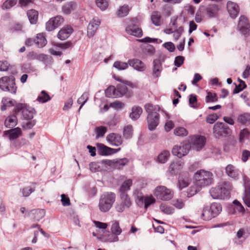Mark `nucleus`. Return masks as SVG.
<instances>
[{"mask_svg":"<svg viewBox=\"0 0 250 250\" xmlns=\"http://www.w3.org/2000/svg\"><path fill=\"white\" fill-rule=\"evenodd\" d=\"M232 188V185L229 181H224L218 186L211 188L209 193L213 199H225L229 198L230 191Z\"/></svg>","mask_w":250,"mask_h":250,"instance_id":"nucleus-1","label":"nucleus"},{"mask_svg":"<svg viewBox=\"0 0 250 250\" xmlns=\"http://www.w3.org/2000/svg\"><path fill=\"white\" fill-rule=\"evenodd\" d=\"M145 108L148 113L147 120L148 129L150 130H153L159 124V114L157 112L159 111L160 108L157 105L147 104L145 105Z\"/></svg>","mask_w":250,"mask_h":250,"instance_id":"nucleus-2","label":"nucleus"},{"mask_svg":"<svg viewBox=\"0 0 250 250\" xmlns=\"http://www.w3.org/2000/svg\"><path fill=\"white\" fill-rule=\"evenodd\" d=\"M116 199V194L112 192L102 194L99 199L98 207L100 211L107 212L111 208Z\"/></svg>","mask_w":250,"mask_h":250,"instance_id":"nucleus-3","label":"nucleus"},{"mask_svg":"<svg viewBox=\"0 0 250 250\" xmlns=\"http://www.w3.org/2000/svg\"><path fill=\"white\" fill-rule=\"evenodd\" d=\"M212 173L204 170L197 171L194 176L197 184L200 187H205L211 184L213 182Z\"/></svg>","mask_w":250,"mask_h":250,"instance_id":"nucleus-4","label":"nucleus"},{"mask_svg":"<svg viewBox=\"0 0 250 250\" xmlns=\"http://www.w3.org/2000/svg\"><path fill=\"white\" fill-rule=\"evenodd\" d=\"M13 112L17 115L21 113L23 119L28 120L33 118L35 110L27 104L18 103L15 106Z\"/></svg>","mask_w":250,"mask_h":250,"instance_id":"nucleus-5","label":"nucleus"},{"mask_svg":"<svg viewBox=\"0 0 250 250\" xmlns=\"http://www.w3.org/2000/svg\"><path fill=\"white\" fill-rule=\"evenodd\" d=\"M140 22L136 18H133L129 20V22L125 27L126 32L131 35L140 38L143 35L142 29L139 27Z\"/></svg>","mask_w":250,"mask_h":250,"instance_id":"nucleus-6","label":"nucleus"},{"mask_svg":"<svg viewBox=\"0 0 250 250\" xmlns=\"http://www.w3.org/2000/svg\"><path fill=\"white\" fill-rule=\"evenodd\" d=\"M0 88L3 91L16 93L17 86L15 83V78L13 76L2 77L0 79Z\"/></svg>","mask_w":250,"mask_h":250,"instance_id":"nucleus-7","label":"nucleus"},{"mask_svg":"<svg viewBox=\"0 0 250 250\" xmlns=\"http://www.w3.org/2000/svg\"><path fill=\"white\" fill-rule=\"evenodd\" d=\"M213 134L216 138H219L221 137H226L231 135V130L224 123L217 122L214 125Z\"/></svg>","mask_w":250,"mask_h":250,"instance_id":"nucleus-8","label":"nucleus"},{"mask_svg":"<svg viewBox=\"0 0 250 250\" xmlns=\"http://www.w3.org/2000/svg\"><path fill=\"white\" fill-rule=\"evenodd\" d=\"M206 142V138L200 135L190 136L188 139V143L193 149L197 151L201 150L204 146Z\"/></svg>","mask_w":250,"mask_h":250,"instance_id":"nucleus-9","label":"nucleus"},{"mask_svg":"<svg viewBox=\"0 0 250 250\" xmlns=\"http://www.w3.org/2000/svg\"><path fill=\"white\" fill-rule=\"evenodd\" d=\"M154 194L158 199L165 201L171 199L173 196V192L171 189L162 186L157 187Z\"/></svg>","mask_w":250,"mask_h":250,"instance_id":"nucleus-10","label":"nucleus"},{"mask_svg":"<svg viewBox=\"0 0 250 250\" xmlns=\"http://www.w3.org/2000/svg\"><path fill=\"white\" fill-rule=\"evenodd\" d=\"M64 21L63 17L58 15L51 18L46 23V29L48 31H51L57 28Z\"/></svg>","mask_w":250,"mask_h":250,"instance_id":"nucleus-11","label":"nucleus"},{"mask_svg":"<svg viewBox=\"0 0 250 250\" xmlns=\"http://www.w3.org/2000/svg\"><path fill=\"white\" fill-rule=\"evenodd\" d=\"M189 150V144H181L180 145H175L172 149V152L173 155L179 158L186 155Z\"/></svg>","mask_w":250,"mask_h":250,"instance_id":"nucleus-12","label":"nucleus"},{"mask_svg":"<svg viewBox=\"0 0 250 250\" xmlns=\"http://www.w3.org/2000/svg\"><path fill=\"white\" fill-rule=\"evenodd\" d=\"M101 24V20L97 17H94L89 22L87 27V36L92 37L96 33Z\"/></svg>","mask_w":250,"mask_h":250,"instance_id":"nucleus-13","label":"nucleus"},{"mask_svg":"<svg viewBox=\"0 0 250 250\" xmlns=\"http://www.w3.org/2000/svg\"><path fill=\"white\" fill-rule=\"evenodd\" d=\"M220 8L217 4H210L205 8V14L209 18L218 17Z\"/></svg>","mask_w":250,"mask_h":250,"instance_id":"nucleus-14","label":"nucleus"},{"mask_svg":"<svg viewBox=\"0 0 250 250\" xmlns=\"http://www.w3.org/2000/svg\"><path fill=\"white\" fill-rule=\"evenodd\" d=\"M238 28L244 35H246L249 33L250 25L248 18L245 16H241L240 17Z\"/></svg>","mask_w":250,"mask_h":250,"instance_id":"nucleus-15","label":"nucleus"},{"mask_svg":"<svg viewBox=\"0 0 250 250\" xmlns=\"http://www.w3.org/2000/svg\"><path fill=\"white\" fill-rule=\"evenodd\" d=\"M107 141L112 146H119L123 143V140L120 134L111 133L106 136Z\"/></svg>","mask_w":250,"mask_h":250,"instance_id":"nucleus-16","label":"nucleus"},{"mask_svg":"<svg viewBox=\"0 0 250 250\" xmlns=\"http://www.w3.org/2000/svg\"><path fill=\"white\" fill-rule=\"evenodd\" d=\"M111 230L112 233L110 235L112 238H109L108 241L110 242H115L118 240V235H120L122 232V229L119 226V223L117 221L113 222Z\"/></svg>","mask_w":250,"mask_h":250,"instance_id":"nucleus-17","label":"nucleus"},{"mask_svg":"<svg viewBox=\"0 0 250 250\" xmlns=\"http://www.w3.org/2000/svg\"><path fill=\"white\" fill-rule=\"evenodd\" d=\"M73 32V29L70 25L64 26L59 31L58 37L61 40H65L67 39Z\"/></svg>","mask_w":250,"mask_h":250,"instance_id":"nucleus-18","label":"nucleus"},{"mask_svg":"<svg viewBox=\"0 0 250 250\" xmlns=\"http://www.w3.org/2000/svg\"><path fill=\"white\" fill-rule=\"evenodd\" d=\"M128 64L130 66L138 71L143 72L146 68L145 64L142 61L137 59H129L128 60Z\"/></svg>","mask_w":250,"mask_h":250,"instance_id":"nucleus-19","label":"nucleus"},{"mask_svg":"<svg viewBox=\"0 0 250 250\" xmlns=\"http://www.w3.org/2000/svg\"><path fill=\"white\" fill-rule=\"evenodd\" d=\"M227 8L230 16L233 19L235 18L239 12V8L237 4L229 1L227 2Z\"/></svg>","mask_w":250,"mask_h":250,"instance_id":"nucleus-20","label":"nucleus"},{"mask_svg":"<svg viewBox=\"0 0 250 250\" xmlns=\"http://www.w3.org/2000/svg\"><path fill=\"white\" fill-rule=\"evenodd\" d=\"M189 183L190 178L188 172H183L180 174L178 179V186L180 189L187 187Z\"/></svg>","mask_w":250,"mask_h":250,"instance_id":"nucleus-21","label":"nucleus"},{"mask_svg":"<svg viewBox=\"0 0 250 250\" xmlns=\"http://www.w3.org/2000/svg\"><path fill=\"white\" fill-rule=\"evenodd\" d=\"M225 171L227 175L233 179L234 180H237L239 176V170L233 165L229 164L225 168Z\"/></svg>","mask_w":250,"mask_h":250,"instance_id":"nucleus-22","label":"nucleus"},{"mask_svg":"<svg viewBox=\"0 0 250 250\" xmlns=\"http://www.w3.org/2000/svg\"><path fill=\"white\" fill-rule=\"evenodd\" d=\"M184 163L180 160L172 162L168 168L169 172L171 174H176L183 167Z\"/></svg>","mask_w":250,"mask_h":250,"instance_id":"nucleus-23","label":"nucleus"},{"mask_svg":"<svg viewBox=\"0 0 250 250\" xmlns=\"http://www.w3.org/2000/svg\"><path fill=\"white\" fill-rule=\"evenodd\" d=\"M4 134L9 135V138L10 140H14L21 136L22 132L20 128L16 127L5 131Z\"/></svg>","mask_w":250,"mask_h":250,"instance_id":"nucleus-24","label":"nucleus"},{"mask_svg":"<svg viewBox=\"0 0 250 250\" xmlns=\"http://www.w3.org/2000/svg\"><path fill=\"white\" fill-rule=\"evenodd\" d=\"M98 152L101 155H108L113 153L114 148L109 147L103 144L97 145Z\"/></svg>","mask_w":250,"mask_h":250,"instance_id":"nucleus-25","label":"nucleus"},{"mask_svg":"<svg viewBox=\"0 0 250 250\" xmlns=\"http://www.w3.org/2000/svg\"><path fill=\"white\" fill-rule=\"evenodd\" d=\"M153 67L152 75L154 78H158L160 76L162 70V64L160 60L155 59L153 61Z\"/></svg>","mask_w":250,"mask_h":250,"instance_id":"nucleus-26","label":"nucleus"},{"mask_svg":"<svg viewBox=\"0 0 250 250\" xmlns=\"http://www.w3.org/2000/svg\"><path fill=\"white\" fill-rule=\"evenodd\" d=\"M17 114H13L8 116L5 120L4 125L6 127L13 128L17 124Z\"/></svg>","mask_w":250,"mask_h":250,"instance_id":"nucleus-27","label":"nucleus"},{"mask_svg":"<svg viewBox=\"0 0 250 250\" xmlns=\"http://www.w3.org/2000/svg\"><path fill=\"white\" fill-rule=\"evenodd\" d=\"M201 216V218L205 221H209L214 218L208 206L204 207Z\"/></svg>","mask_w":250,"mask_h":250,"instance_id":"nucleus-28","label":"nucleus"},{"mask_svg":"<svg viewBox=\"0 0 250 250\" xmlns=\"http://www.w3.org/2000/svg\"><path fill=\"white\" fill-rule=\"evenodd\" d=\"M47 43L46 39L43 33L37 34L35 39V44L38 47H43Z\"/></svg>","mask_w":250,"mask_h":250,"instance_id":"nucleus-29","label":"nucleus"},{"mask_svg":"<svg viewBox=\"0 0 250 250\" xmlns=\"http://www.w3.org/2000/svg\"><path fill=\"white\" fill-rule=\"evenodd\" d=\"M209 208L214 218L218 216L222 211V206L219 203H213Z\"/></svg>","mask_w":250,"mask_h":250,"instance_id":"nucleus-30","label":"nucleus"},{"mask_svg":"<svg viewBox=\"0 0 250 250\" xmlns=\"http://www.w3.org/2000/svg\"><path fill=\"white\" fill-rule=\"evenodd\" d=\"M27 15L31 24L36 23L38 19V12L37 11L31 9L27 11Z\"/></svg>","mask_w":250,"mask_h":250,"instance_id":"nucleus-31","label":"nucleus"},{"mask_svg":"<svg viewBox=\"0 0 250 250\" xmlns=\"http://www.w3.org/2000/svg\"><path fill=\"white\" fill-rule=\"evenodd\" d=\"M76 7V3L73 1L65 3L62 7V12L66 15L69 14Z\"/></svg>","mask_w":250,"mask_h":250,"instance_id":"nucleus-32","label":"nucleus"},{"mask_svg":"<svg viewBox=\"0 0 250 250\" xmlns=\"http://www.w3.org/2000/svg\"><path fill=\"white\" fill-rule=\"evenodd\" d=\"M116 92L117 93L116 95H117L118 97H122L124 95L130 96L131 95L130 92L128 93L127 87L125 85H118L117 87Z\"/></svg>","mask_w":250,"mask_h":250,"instance_id":"nucleus-33","label":"nucleus"},{"mask_svg":"<svg viewBox=\"0 0 250 250\" xmlns=\"http://www.w3.org/2000/svg\"><path fill=\"white\" fill-rule=\"evenodd\" d=\"M120 202L124 204L125 206H126L127 208H129L131 204V200L127 195V194L125 192H121L120 193Z\"/></svg>","mask_w":250,"mask_h":250,"instance_id":"nucleus-34","label":"nucleus"},{"mask_svg":"<svg viewBox=\"0 0 250 250\" xmlns=\"http://www.w3.org/2000/svg\"><path fill=\"white\" fill-rule=\"evenodd\" d=\"M151 19L152 23L156 26L161 24V15L158 11H153L152 13Z\"/></svg>","mask_w":250,"mask_h":250,"instance_id":"nucleus-35","label":"nucleus"},{"mask_svg":"<svg viewBox=\"0 0 250 250\" xmlns=\"http://www.w3.org/2000/svg\"><path fill=\"white\" fill-rule=\"evenodd\" d=\"M170 156L169 152L167 150H163L158 156L157 161L160 163H165Z\"/></svg>","mask_w":250,"mask_h":250,"instance_id":"nucleus-36","label":"nucleus"},{"mask_svg":"<svg viewBox=\"0 0 250 250\" xmlns=\"http://www.w3.org/2000/svg\"><path fill=\"white\" fill-rule=\"evenodd\" d=\"M51 100L49 94L44 90H42L39 95L37 101L41 103H45Z\"/></svg>","mask_w":250,"mask_h":250,"instance_id":"nucleus-37","label":"nucleus"},{"mask_svg":"<svg viewBox=\"0 0 250 250\" xmlns=\"http://www.w3.org/2000/svg\"><path fill=\"white\" fill-rule=\"evenodd\" d=\"M142 113V109L139 106L133 107L132 109V112L130 114V117L134 120L139 118Z\"/></svg>","mask_w":250,"mask_h":250,"instance_id":"nucleus-38","label":"nucleus"},{"mask_svg":"<svg viewBox=\"0 0 250 250\" xmlns=\"http://www.w3.org/2000/svg\"><path fill=\"white\" fill-rule=\"evenodd\" d=\"M132 185V181L131 179H127L124 182L122 185L121 186L119 191L120 193L125 192L130 189V187Z\"/></svg>","mask_w":250,"mask_h":250,"instance_id":"nucleus-39","label":"nucleus"},{"mask_svg":"<svg viewBox=\"0 0 250 250\" xmlns=\"http://www.w3.org/2000/svg\"><path fill=\"white\" fill-rule=\"evenodd\" d=\"M116 92L117 88H115L114 86L111 85L105 90V93L107 97L116 98L118 97V96L116 95V94H117Z\"/></svg>","mask_w":250,"mask_h":250,"instance_id":"nucleus-40","label":"nucleus"},{"mask_svg":"<svg viewBox=\"0 0 250 250\" xmlns=\"http://www.w3.org/2000/svg\"><path fill=\"white\" fill-rule=\"evenodd\" d=\"M130 9L128 5L125 4L121 6L117 12V16L119 17H124L127 16L129 13Z\"/></svg>","mask_w":250,"mask_h":250,"instance_id":"nucleus-41","label":"nucleus"},{"mask_svg":"<svg viewBox=\"0 0 250 250\" xmlns=\"http://www.w3.org/2000/svg\"><path fill=\"white\" fill-rule=\"evenodd\" d=\"M33 185V187L30 186L26 187L23 188L21 190V192L22 193V195L24 197L29 196L30 194L33 192L35 190V185L36 184V183L33 182L32 183Z\"/></svg>","mask_w":250,"mask_h":250,"instance_id":"nucleus-42","label":"nucleus"},{"mask_svg":"<svg viewBox=\"0 0 250 250\" xmlns=\"http://www.w3.org/2000/svg\"><path fill=\"white\" fill-rule=\"evenodd\" d=\"M133 134L132 126L130 125L125 126L124 128L123 135L126 139H130Z\"/></svg>","mask_w":250,"mask_h":250,"instance_id":"nucleus-43","label":"nucleus"},{"mask_svg":"<svg viewBox=\"0 0 250 250\" xmlns=\"http://www.w3.org/2000/svg\"><path fill=\"white\" fill-rule=\"evenodd\" d=\"M128 162L129 161L128 159L126 158L120 159L115 161L114 163V165L116 168L118 169H121L124 166L127 165Z\"/></svg>","mask_w":250,"mask_h":250,"instance_id":"nucleus-44","label":"nucleus"},{"mask_svg":"<svg viewBox=\"0 0 250 250\" xmlns=\"http://www.w3.org/2000/svg\"><path fill=\"white\" fill-rule=\"evenodd\" d=\"M140 200H141L144 203L145 208H147V207L149 205L154 203L155 202V198L153 197H152V196L142 197L140 198Z\"/></svg>","mask_w":250,"mask_h":250,"instance_id":"nucleus-45","label":"nucleus"},{"mask_svg":"<svg viewBox=\"0 0 250 250\" xmlns=\"http://www.w3.org/2000/svg\"><path fill=\"white\" fill-rule=\"evenodd\" d=\"M128 62H125L121 61H116L113 66L119 70H123L127 69L129 66Z\"/></svg>","mask_w":250,"mask_h":250,"instance_id":"nucleus-46","label":"nucleus"},{"mask_svg":"<svg viewBox=\"0 0 250 250\" xmlns=\"http://www.w3.org/2000/svg\"><path fill=\"white\" fill-rule=\"evenodd\" d=\"M27 58L29 60H42L45 58L46 57L45 55L43 54H37L34 51H31L29 52L27 55Z\"/></svg>","mask_w":250,"mask_h":250,"instance_id":"nucleus-47","label":"nucleus"},{"mask_svg":"<svg viewBox=\"0 0 250 250\" xmlns=\"http://www.w3.org/2000/svg\"><path fill=\"white\" fill-rule=\"evenodd\" d=\"M89 94L88 92H84L82 95L80 97L78 100L77 103L81 104V106L79 109V110H80L82 108L83 106L85 104V103L87 102L88 99Z\"/></svg>","mask_w":250,"mask_h":250,"instance_id":"nucleus-48","label":"nucleus"},{"mask_svg":"<svg viewBox=\"0 0 250 250\" xmlns=\"http://www.w3.org/2000/svg\"><path fill=\"white\" fill-rule=\"evenodd\" d=\"M35 214L34 220L37 221H40L45 215V211L42 209H37L32 210Z\"/></svg>","mask_w":250,"mask_h":250,"instance_id":"nucleus-49","label":"nucleus"},{"mask_svg":"<svg viewBox=\"0 0 250 250\" xmlns=\"http://www.w3.org/2000/svg\"><path fill=\"white\" fill-rule=\"evenodd\" d=\"M107 127L104 126H100L95 128L96 138L103 137L107 131Z\"/></svg>","mask_w":250,"mask_h":250,"instance_id":"nucleus-50","label":"nucleus"},{"mask_svg":"<svg viewBox=\"0 0 250 250\" xmlns=\"http://www.w3.org/2000/svg\"><path fill=\"white\" fill-rule=\"evenodd\" d=\"M161 210L165 213L170 214L174 211V209L165 204H162L160 207Z\"/></svg>","mask_w":250,"mask_h":250,"instance_id":"nucleus-51","label":"nucleus"},{"mask_svg":"<svg viewBox=\"0 0 250 250\" xmlns=\"http://www.w3.org/2000/svg\"><path fill=\"white\" fill-rule=\"evenodd\" d=\"M17 2V0H6L2 4V9H9L14 6Z\"/></svg>","mask_w":250,"mask_h":250,"instance_id":"nucleus-52","label":"nucleus"},{"mask_svg":"<svg viewBox=\"0 0 250 250\" xmlns=\"http://www.w3.org/2000/svg\"><path fill=\"white\" fill-rule=\"evenodd\" d=\"M218 98L216 93L208 92V94L206 97V102L207 103H213L217 102Z\"/></svg>","mask_w":250,"mask_h":250,"instance_id":"nucleus-53","label":"nucleus"},{"mask_svg":"<svg viewBox=\"0 0 250 250\" xmlns=\"http://www.w3.org/2000/svg\"><path fill=\"white\" fill-rule=\"evenodd\" d=\"M238 121L242 124H246L250 121V114L246 113L239 115L238 117Z\"/></svg>","mask_w":250,"mask_h":250,"instance_id":"nucleus-54","label":"nucleus"},{"mask_svg":"<svg viewBox=\"0 0 250 250\" xmlns=\"http://www.w3.org/2000/svg\"><path fill=\"white\" fill-rule=\"evenodd\" d=\"M97 6L102 10H105L108 6V2L106 0H96Z\"/></svg>","mask_w":250,"mask_h":250,"instance_id":"nucleus-55","label":"nucleus"},{"mask_svg":"<svg viewBox=\"0 0 250 250\" xmlns=\"http://www.w3.org/2000/svg\"><path fill=\"white\" fill-rule=\"evenodd\" d=\"M174 133L177 136H186L188 135V132L185 128L179 127L174 130Z\"/></svg>","mask_w":250,"mask_h":250,"instance_id":"nucleus-56","label":"nucleus"},{"mask_svg":"<svg viewBox=\"0 0 250 250\" xmlns=\"http://www.w3.org/2000/svg\"><path fill=\"white\" fill-rule=\"evenodd\" d=\"M21 70L23 72L31 73L34 71V68L30 63H24L21 67Z\"/></svg>","mask_w":250,"mask_h":250,"instance_id":"nucleus-57","label":"nucleus"},{"mask_svg":"<svg viewBox=\"0 0 250 250\" xmlns=\"http://www.w3.org/2000/svg\"><path fill=\"white\" fill-rule=\"evenodd\" d=\"M2 103L3 104L1 107V109L2 110H6L7 107L10 106L13 104V102L8 98H3L2 100Z\"/></svg>","mask_w":250,"mask_h":250,"instance_id":"nucleus-58","label":"nucleus"},{"mask_svg":"<svg viewBox=\"0 0 250 250\" xmlns=\"http://www.w3.org/2000/svg\"><path fill=\"white\" fill-rule=\"evenodd\" d=\"M247 86L245 83L241 80L240 81V83L238 85H236L235 88L233 90L234 93H238L243 90Z\"/></svg>","mask_w":250,"mask_h":250,"instance_id":"nucleus-59","label":"nucleus"},{"mask_svg":"<svg viewBox=\"0 0 250 250\" xmlns=\"http://www.w3.org/2000/svg\"><path fill=\"white\" fill-rule=\"evenodd\" d=\"M219 116L216 113L208 115L206 119V121L208 123L212 124L214 123L218 119Z\"/></svg>","mask_w":250,"mask_h":250,"instance_id":"nucleus-60","label":"nucleus"},{"mask_svg":"<svg viewBox=\"0 0 250 250\" xmlns=\"http://www.w3.org/2000/svg\"><path fill=\"white\" fill-rule=\"evenodd\" d=\"M184 31V28L183 26H181L179 27L178 28L174 29L173 32V37L175 40H178L179 37L181 36L182 33Z\"/></svg>","mask_w":250,"mask_h":250,"instance_id":"nucleus-61","label":"nucleus"},{"mask_svg":"<svg viewBox=\"0 0 250 250\" xmlns=\"http://www.w3.org/2000/svg\"><path fill=\"white\" fill-rule=\"evenodd\" d=\"M233 204L235 205V209L236 211L243 213L245 211V208L242 204L237 200H235L233 201Z\"/></svg>","mask_w":250,"mask_h":250,"instance_id":"nucleus-62","label":"nucleus"},{"mask_svg":"<svg viewBox=\"0 0 250 250\" xmlns=\"http://www.w3.org/2000/svg\"><path fill=\"white\" fill-rule=\"evenodd\" d=\"M144 52L148 55H152L155 53V48L152 45H147L144 49Z\"/></svg>","mask_w":250,"mask_h":250,"instance_id":"nucleus-63","label":"nucleus"},{"mask_svg":"<svg viewBox=\"0 0 250 250\" xmlns=\"http://www.w3.org/2000/svg\"><path fill=\"white\" fill-rule=\"evenodd\" d=\"M250 158V151L245 149L242 152L241 160L243 162H246Z\"/></svg>","mask_w":250,"mask_h":250,"instance_id":"nucleus-64","label":"nucleus"}]
</instances>
